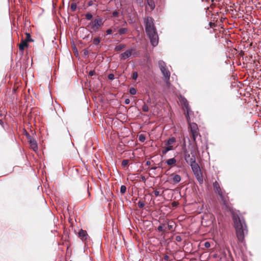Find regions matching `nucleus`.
I'll return each instance as SVG.
<instances>
[{"instance_id": "f257e3e1", "label": "nucleus", "mask_w": 261, "mask_h": 261, "mask_svg": "<svg viewBox=\"0 0 261 261\" xmlns=\"http://www.w3.org/2000/svg\"><path fill=\"white\" fill-rule=\"evenodd\" d=\"M218 195L219 196V200L222 209L231 213L237 237L239 242H243L245 234L247 233V227L244 218L237 213L233 212L229 201V198L225 190Z\"/></svg>"}, {"instance_id": "f03ea898", "label": "nucleus", "mask_w": 261, "mask_h": 261, "mask_svg": "<svg viewBox=\"0 0 261 261\" xmlns=\"http://www.w3.org/2000/svg\"><path fill=\"white\" fill-rule=\"evenodd\" d=\"M145 31L148 35L151 44L155 46L159 42L158 33L154 24L153 19L150 16H147L144 19Z\"/></svg>"}, {"instance_id": "7ed1b4c3", "label": "nucleus", "mask_w": 261, "mask_h": 261, "mask_svg": "<svg viewBox=\"0 0 261 261\" xmlns=\"http://www.w3.org/2000/svg\"><path fill=\"white\" fill-rule=\"evenodd\" d=\"M103 25V21H102V19L101 18H97L91 21L89 23V26L93 31L97 32Z\"/></svg>"}, {"instance_id": "20e7f679", "label": "nucleus", "mask_w": 261, "mask_h": 261, "mask_svg": "<svg viewBox=\"0 0 261 261\" xmlns=\"http://www.w3.org/2000/svg\"><path fill=\"white\" fill-rule=\"evenodd\" d=\"M175 142L176 139L174 137L170 138L165 143L166 146L162 150V153L165 154L168 151L173 150Z\"/></svg>"}, {"instance_id": "39448f33", "label": "nucleus", "mask_w": 261, "mask_h": 261, "mask_svg": "<svg viewBox=\"0 0 261 261\" xmlns=\"http://www.w3.org/2000/svg\"><path fill=\"white\" fill-rule=\"evenodd\" d=\"M158 63L160 69L166 80H168L170 76V72L166 67V63L162 60L159 61Z\"/></svg>"}, {"instance_id": "423d86ee", "label": "nucleus", "mask_w": 261, "mask_h": 261, "mask_svg": "<svg viewBox=\"0 0 261 261\" xmlns=\"http://www.w3.org/2000/svg\"><path fill=\"white\" fill-rule=\"evenodd\" d=\"M189 123L191 136L194 141H195L196 137L199 135L198 126L195 123H190V122Z\"/></svg>"}, {"instance_id": "0eeeda50", "label": "nucleus", "mask_w": 261, "mask_h": 261, "mask_svg": "<svg viewBox=\"0 0 261 261\" xmlns=\"http://www.w3.org/2000/svg\"><path fill=\"white\" fill-rule=\"evenodd\" d=\"M190 164L194 174L201 171L199 166L196 162V158H191Z\"/></svg>"}, {"instance_id": "6e6552de", "label": "nucleus", "mask_w": 261, "mask_h": 261, "mask_svg": "<svg viewBox=\"0 0 261 261\" xmlns=\"http://www.w3.org/2000/svg\"><path fill=\"white\" fill-rule=\"evenodd\" d=\"M194 142V144H192L191 143L189 144L187 149L191 153V158H196V152L197 151V148L196 141Z\"/></svg>"}, {"instance_id": "1a4fd4ad", "label": "nucleus", "mask_w": 261, "mask_h": 261, "mask_svg": "<svg viewBox=\"0 0 261 261\" xmlns=\"http://www.w3.org/2000/svg\"><path fill=\"white\" fill-rule=\"evenodd\" d=\"M135 49L132 48L130 49L126 50L125 52L122 53L120 55V59L125 60L130 57L132 55L135 54Z\"/></svg>"}, {"instance_id": "9d476101", "label": "nucleus", "mask_w": 261, "mask_h": 261, "mask_svg": "<svg viewBox=\"0 0 261 261\" xmlns=\"http://www.w3.org/2000/svg\"><path fill=\"white\" fill-rule=\"evenodd\" d=\"M26 136L31 148L35 151H37L38 150V145L35 140L32 138L28 133L27 134Z\"/></svg>"}, {"instance_id": "9b49d317", "label": "nucleus", "mask_w": 261, "mask_h": 261, "mask_svg": "<svg viewBox=\"0 0 261 261\" xmlns=\"http://www.w3.org/2000/svg\"><path fill=\"white\" fill-rule=\"evenodd\" d=\"M183 151L184 154L185 160L186 162L188 164L190 163L191 156H190L191 153L188 150L187 148L186 147V143H185V139H184V147H183Z\"/></svg>"}, {"instance_id": "f8f14e48", "label": "nucleus", "mask_w": 261, "mask_h": 261, "mask_svg": "<svg viewBox=\"0 0 261 261\" xmlns=\"http://www.w3.org/2000/svg\"><path fill=\"white\" fill-rule=\"evenodd\" d=\"M171 176L172 177L171 178V183L173 184H176L181 180V177L178 174L173 173L171 175Z\"/></svg>"}, {"instance_id": "ddd939ff", "label": "nucleus", "mask_w": 261, "mask_h": 261, "mask_svg": "<svg viewBox=\"0 0 261 261\" xmlns=\"http://www.w3.org/2000/svg\"><path fill=\"white\" fill-rule=\"evenodd\" d=\"M213 188L215 193L217 194L220 193L221 192L224 191L220 187L219 184L217 181L213 183Z\"/></svg>"}, {"instance_id": "4468645a", "label": "nucleus", "mask_w": 261, "mask_h": 261, "mask_svg": "<svg viewBox=\"0 0 261 261\" xmlns=\"http://www.w3.org/2000/svg\"><path fill=\"white\" fill-rule=\"evenodd\" d=\"M184 109L185 111V115L187 118L188 122H189L190 120V115L191 113L192 112L191 108H190V106H188V107H186V108H184Z\"/></svg>"}, {"instance_id": "2eb2a0df", "label": "nucleus", "mask_w": 261, "mask_h": 261, "mask_svg": "<svg viewBox=\"0 0 261 261\" xmlns=\"http://www.w3.org/2000/svg\"><path fill=\"white\" fill-rule=\"evenodd\" d=\"M88 234L86 230L81 229L79 232V237L82 240H86L87 239Z\"/></svg>"}, {"instance_id": "dca6fc26", "label": "nucleus", "mask_w": 261, "mask_h": 261, "mask_svg": "<svg viewBox=\"0 0 261 261\" xmlns=\"http://www.w3.org/2000/svg\"><path fill=\"white\" fill-rule=\"evenodd\" d=\"M27 40H25L24 39H22L21 40V42L20 44H19V49L20 50H23L24 48L28 46V43Z\"/></svg>"}, {"instance_id": "f3484780", "label": "nucleus", "mask_w": 261, "mask_h": 261, "mask_svg": "<svg viewBox=\"0 0 261 261\" xmlns=\"http://www.w3.org/2000/svg\"><path fill=\"white\" fill-rule=\"evenodd\" d=\"M176 160L175 158H171L166 161L168 165L173 167L176 165Z\"/></svg>"}, {"instance_id": "a211bd4d", "label": "nucleus", "mask_w": 261, "mask_h": 261, "mask_svg": "<svg viewBox=\"0 0 261 261\" xmlns=\"http://www.w3.org/2000/svg\"><path fill=\"white\" fill-rule=\"evenodd\" d=\"M194 175L199 182L202 184L203 182V177L201 171L194 173Z\"/></svg>"}, {"instance_id": "6ab92c4d", "label": "nucleus", "mask_w": 261, "mask_h": 261, "mask_svg": "<svg viewBox=\"0 0 261 261\" xmlns=\"http://www.w3.org/2000/svg\"><path fill=\"white\" fill-rule=\"evenodd\" d=\"M128 32V30L126 28H122L118 30V33L120 35H122L127 33Z\"/></svg>"}, {"instance_id": "aec40b11", "label": "nucleus", "mask_w": 261, "mask_h": 261, "mask_svg": "<svg viewBox=\"0 0 261 261\" xmlns=\"http://www.w3.org/2000/svg\"><path fill=\"white\" fill-rule=\"evenodd\" d=\"M147 5L150 7L151 10H153L155 8V4L153 0H146Z\"/></svg>"}, {"instance_id": "412c9836", "label": "nucleus", "mask_w": 261, "mask_h": 261, "mask_svg": "<svg viewBox=\"0 0 261 261\" xmlns=\"http://www.w3.org/2000/svg\"><path fill=\"white\" fill-rule=\"evenodd\" d=\"M181 103L183 109L188 107L189 106L188 100L184 97H182L181 99Z\"/></svg>"}, {"instance_id": "4be33fe9", "label": "nucleus", "mask_w": 261, "mask_h": 261, "mask_svg": "<svg viewBox=\"0 0 261 261\" xmlns=\"http://www.w3.org/2000/svg\"><path fill=\"white\" fill-rule=\"evenodd\" d=\"M126 47V45L124 44H120L118 45H117L115 48H114V50L115 51H119L120 50H121L122 49H123L124 48H125Z\"/></svg>"}, {"instance_id": "5701e85b", "label": "nucleus", "mask_w": 261, "mask_h": 261, "mask_svg": "<svg viewBox=\"0 0 261 261\" xmlns=\"http://www.w3.org/2000/svg\"><path fill=\"white\" fill-rule=\"evenodd\" d=\"M26 35V38L24 39L25 40H27L28 42H33L34 40H33L31 38V36L30 33H25Z\"/></svg>"}, {"instance_id": "b1692460", "label": "nucleus", "mask_w": 261, "mask_h": 261, "mask_svg": "<svg viewBox=\"0 0 261 261\" xmlns=\"http://www.w3.org/2000/svg\"><path fill=\"white\" fill-rule=\"evenodd\" d=\"M100 42V38L99 37H95L93 39V43L94 45H97Z\"/></svg>"}, {"instance_id": "393cba45", "label": "nucleus", "mask_w": 261, "mask_h": 261, "mask_svg": "<svg viewBox=\"0 0 261 261\" xmlns=\"http://www.w3.org/2000/svg\"><path fill=\"white\" fill-rule=\"evenodd\" d=\"M70 10L72 12H74L76 10V4L75 3H72L70 6Z\"/></svg>"}, {"instance_id": "a878e982", "label": "nucleus", "mask_w": 261, "mask_h": 261, "mask_svg": "<svg viewBox=\"0 0 261 261\" xmlns=\"http://www.w3.org/2000/svg\"><path fill=\"white\" fill-rule=\"evenodd\" d=\"M142 111L145 112H147L149 111L148 106L144 103L142 108Z\"/></svg>"}, {"instance_id": "bb28decb", "label": "nucleus", "mask_w": 261, "mask_h": 261, "mask_svg": "<svg viewBox=\"0 0 261 261\" xmlns=\"http://www.w3.org/2000/svg\"><path fill=\"white\" fill-rule=\"evenodd\" d=\"M126 191V188L124 185H122L120 187V193L122 194H124Z\"/></svg>"}, {"instance_id": "cd10ccee", "label": "nucleus", "mask_w": 261, "mask_h": 261, "mask_svg": "<svg viewBox=\"0 0 261 261\" xmlns=\"http://www.w3.org/2000/svg\"><path fill=\"white\" fill-rule=\"evenodd\" d=\"M138 205L139 208H142L145 206V203L144 201L140 200L138 202Z\"/></svg>"}, {"instance_id": "c85d7f7f", "label": "nucleus", "mask_w": 261, "mask_h": 261, "mask_svg": "<svg viewBox=\"0 0 261 261\" xmlns=\"http://www.w3.org/2000/svg\"><path fill=\"white\" fill-rule=\"evenodd\" d=\"M146 139V137L144 135H140L139 137V140L141 142H144Z\"/></svg>"}, {"instance_id": "c756f323", "label": "nucleus", "mask_w": 261, "mask_h": 261, "mask_svg": "<svg viewBox=\"0 0 261 261\" xmlns=\"http://www.w3.org/2000/svg\"><path fill=\"white\" fill-rule=\"evenodd\" d=\"M128 162H129V161L128 160H123L122 162V163H121L122 166L124 167L127 166L128 164Z\"/></svg>"}, {"instance_id": "7c9ffc66", "label": "nucleus", "mask_w": 261, "mask_h": 261, "mask_svg": "<svg viewBox=\"0 0 261 261\" xmlns=\"http://www.w3.org/2000/svg\"><path fill=\"white\" fill-rule=\"evenodd\" d=\"M85 17L88 20H91L93 16L91 13H88L85 15Z\"/></svg>"}, {"instance_id": "2f4dec72", "label": "nucleus", "mask_w": 261, "mask_h": 261, "mask_svg": "<svg viewBox=\"0 0 261 261\" xmlns=\"http://www.w3.org/2000/svg\"><path fill=\"white\" fill-rule=\"evenodd\" d=\"M129 93L132 95H135L136 94L137 91L134 88H130L129 89Z\"/></svg>"}, {"instance_id": "473e14b6", "label": "nucleus", "mask_w": 261, "mask_h": 261, "mask_svg": "<svg viewBox=\"0 0 261 261\" xmlns=\"http://www.w3.org/2000/svg\"><path fill=\"white\" fill-rule=\"evenodd\" d=\"M137 77H138V73H137V72H136V71L134 72L133 73V75H132V79L133 80H136Z\"/></svg>"}, {"instance_id": "72a5a7b5", "label": "nucleus", "mask_w": 261, "mask_h": 261, "mask_svg": "<svg viewBox=\"0 0 261 261\" xmlns=\"http://www.w3.org/2000/svg\"><path fill=\"white\" fill-rule=\"evenodd\" d=\"M107 35H110L113 33V29H109L106 31Z\"/></svg>"}, {"instance_id": "f704fd0d", "label": "nucleus", "mask_w": 261, "mask_h": 261, "mask_svg": "<svg viewBox=\"0 0 261 261\" xmlns=\"http://www.w3.org/2000/svg\"><path fill=\"white\" fill-rule=\"evenodd\" d=\"M119 15V13L117 11H115L112 13L113 17H117Z\"/></svg>"}, {"instance_id": "c9c22d12", "label": "nucleus", "mask_w": 261, "mask_h": 261, "mask_svg": "<svg viewBox=\"0 0 261 261\" xmlns=\"http://www.w3.org/2000/svg\"><path fill=\"white\" fill-rule=\"evenodd\" d=\"M204 246L205 247L208 248L209 247H210L211 246V244L209 242H205L204 243Z\"/></svg>"}, {"instance_id": "e433bc0d", "label": "nucleus", "mask_w": 261, "mask_h": 261, "mask_svg": "<svg viewBox=\"0 0 261 261\" xmlns=\"http://www.w3.org/2000/svg\"><path fill=\"white\" fill-rule=\"evenodd\" d=\"M108 79L111 80H113L114 79V75L112 73L109 74L108 75Z\"/></svg>"}, {"instance_id": "4c0bfd02", "label": "nucleus", "mask_w": 261, "mask_h": 261, "mask_svg": "<svg viewBox=\"0 0 261 261\" xmlns=\"http://www.w3.org/2000/svg\"><path fill=\"white\" fill-rule=\"evenodd\" d=\"M163 259L165 260V261H170V257L168 255H165L164 257H163Z\"/></svg>"}, {"instance_id": "58836bf2", "label": "nucleus", "mask_w": 261, "mask_h": 261, "mask_svg": "<svg viewBox=\"0 0 261 261\" xmlns=\"http://www.w3.org/2000/svg\"><path fill=\"white\" fill-rule=\"evenodd\" d=\"M175 240L177 242H180L181 241V238L179 236H177L175 237Z\"/></svg>"}, {"instance_id": "ea45409f", "label": "nucleus", "mask_w": 261, "mask_h": 261, "mask_svg": "<svg viewBox=\"0 0 261 261\" xmlns=\"http://www.w3.org/2000/svg\"><path fill=\"white\" fill-rule=\"evenodd\" d=\"M158 230L159 231H163V226L162 225H160L158 227Z\"/></svg>"}, {"instance_id": "a19ab883", "label": "nucleus", "mask_w": 261, "mask_h": 261, "mask_svg": "<svg viewBox=\"0 0 261 261\" xmlns=\"http://www.w3.org/2000/svg\"><path fill=\"white\" fill-rule=\"evenodd\" d=\"M153 193L156 197L160 195V192L157 190L154 191Z\"/></svg>"}, {"instance_id": "79ce46f5", "label": "nucleus", "mask_w": 261, "mask_h": 261, "mask_svg": "<svg viewBox=\"0 0 261 261\" xmlns=\"http://www.w3.org/2000/svg\"><path fill=\"white\" fill-rule=\"evenodd\" d=\"M130 102V100L128 98H126L124 100V103L126 105L129 104Z\"/></svg>"}, {"instance_id": "37998d69", "label": "nucleus", "mask_w": 261, "mask_h": 261, "mask_svg": "<svg viewBox=\"0 0 261 261\" xmlns=\"http://www.w3.org/2000/svg\"><path fill=\"white\" fill-rule=\"evenodd\" d=\"M111 29H113V33L115 32L118 29V27H112Z\"/></svg>"}, {"instance_id": "c03bdc74", "label": "nucleus", "mask_w": 261, "mask_h": 261, "mask_svg": "<svg viewBox=\"0 0 261 261\" xmlns=\"http://www.w3.org/2000/svg\"><path fill=\"white\" fill-rule=\"evenodd\" d=\"M173 225L172 224H168V230H171L173 228Z\"/></svg>"}, {"instance_id": "a18cd8bd", "label": "nucleus", "mask_w": 261, "mask_h": 261, "mask_svg": "<svg viewBox=\"0 0 261 261\" xmlns=\"http://www.w3.org/2000/svg\"><path fill=\"white\" fill-rule=\"evenodd\" d=\"M94 71H90L89 72V75L92 76L94 74Z\"/></svg>"}, {"instance_id": "49530a36", "label": "nucleus", "mask_w": 261, "mask_h": 261, "mask_svg": "<svg viewBox=\"0 0 261 261\" xmlns=\"http://www.w3.org/2000/svg\"><path fill=\"white\" fill-rule=\"evenodd\" d=\"M151 164V162L149 161H147L146 163V165L147 166H150Z\"/></svg>"}, {"instance_id": "de8ad7c7", "label": "nucleus", "mask_w": 261, "mask_h": 261, "mask_svg": "<svg viewBox=\"0 0 261 261\" xmlns=\"http://www.w3.org/2000/svg\"><path fill=\"white\" fill-rule=\"evenodd\" d=\"M141 179H142V181H146V178H145V176H142L141 177Z\"/></svg>"}, {"instance_id": "09e8293b", "label": "nucleus", "mask_w": 261, "mask_h": 261, "mask_svg": "<svg viewBox=\"0 0 261 261\" xmlns=\"http://www.w3.org/2000/svg\"><path fill=\"white\" fill-rule=\"evenodd\" d=\"M156 169V167H153L151 168V169H153V170H155Z\"/></svg>"}, {"instance_id": "8fccbe9b", "label": "nucleus", "mask_w": 261, "mask_h": 261, "mask_svg": "<svg viewBox=\"0 0 261 261\" xmlns=\"http://www.w3.org/2000/svg\"><path fill=\"white\" fill-rule=\"evenodd\" d=\"M3 123V122L2 120L0 119V124H2Z\"/></svg>"}, {"instance_id": "3c124183", "label": "nucleus", "mask_w": 261, "mask_h": 261, "mask_svg": "<svg viewBox=\"0 0 261 261\" xmlns=\"http://www.w3.org/2000/svg\"><path fill=\"white\" fill-rule=\"evenodd\" d=\"M91 3L90 2L89 4V5H91Z\"/></svg>"}]
</instances>
